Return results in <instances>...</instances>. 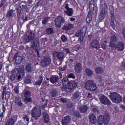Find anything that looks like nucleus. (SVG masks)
Listing matches in <instances>:
<instances>
[{
	"label": "nucleus",
	"mask_w": 125,
	"mask_h": 125,
	"mask_svg": "<svg viewBox=\"0 0 125 125\" xmlns=\"http://www.w3.org/2000/svg\"><path fill=\"white\" fill-rule=\"evenodd\" d=\"M23 119L24 120H25V121H26V122H29V117H28V116H27V115H25L23 117Z\"/></svg>",
	"instance_id": "680f3d73"
},
{
	"label": "nucleus",
	"mask_w": 125,
	"mask_h": 125,
	"mask_svg": "<svg viewBox=\"0 0 125 125\" xmlns=\"http://www.w3.org/2000/svg\"><path fill=\"white\" fill-rule=\"evenodd\" d=\"M85 73L88 77H90L93 75V72L90 68H86L85 70Z\"/></svg>",
	"instance_id": "7c9ffc66"
},
{
	"label": "nucleus",
	"mask_w": 125,
	"mask_h": 125,
	"mask_svg": "<svg viewBox=\"0 0 125 125\" xmlns=\"http://www.w3.org/2000/svg\"><path fill=\"white\" fill-rule=\"evenodd\" d=\"M49 93H50V96L51 97H56V96H57V89L53 88L51 89H50L49 90Z\"/></svg>",
	"instance_id": "4be33fe9"
},
{
	"label": "nucleus",
	"mask_w": 125,
	"mask_h": 125,
	"mask_svg": "<svg viewBox=\"0 0 125 125\" xmlns=\"http://www.w3.org/2000/svg\"><path fill=\"white\" fill-rule=\"evenodd\" d=\"M31 116L35 120H37L38 118H40L42 116V109L41 107L38 106H35L31 110Z\"/></svg>",
	"instance_id": "20e7f679"
},
{
	"label": "nucleus",
	"mask_w": 125,
	"mask_h": 125,
	"mask_svg": "<svg viewBox=\"0 0 125 125\" xmlns=\"http://www.w3.org/2000/svg\"><path fill=\"white\" fill-rule=\"evenodd\" d=\"M74 28V25L72 24H69L68 25H64L62 27V29L64 31H68L71 30V29Z\"/></svg>",
	"instance_id": "c756f323"
},
{
	"label": "nucleus",
	"mask_w": 125,
	"mask_h": 125,
	"mask_svg": "<svg viewBox=\"0 0 125 125\" xmlns=\"http://www.w3.org/2000/svg\"><path fill=\"white\" fill-rule=\"evenodd\" d=\"M11 93L9 91H6L5 94V99L7 102H8V100L10 99V95Z\"/></svg>",
	"instance_id": "c9c22d12"
},
{
	"label": "nucleus",
	"mask_w": 125,
	"mask_h": 125,
	"mask_svg": "<svg viewBox=\"0 0 125 125\" xmlns=\"http://www.w3.org/2000/svg\"><path fill=\"white\" fill-rule=\"evenodd\" d=\"M1 2V3L0 5V8L3 7V5H4V4H5L6 0H2Z\"/></svg>",
	"instance_id": "5fc2aeb1"
},
{
	"label": "nucleus",
	"mask_w": 125,
	"mask_h": 125,
	"mask_svg": "<svg viewBox=\"0 0 125 125\" xmlns=\"http://www.w3.org/2000/svg\"><path fill=\"white\" fill-rule=\"evenodd\" d=\"M101 10L100 11V14L98 16L100 20H103L106 17L108 10V6L106 4H104L103 6H101Z\"/></svg>",
	"instance_id": "39448f33"
},
{
	"label": "nucleus",
	"mask_w": 125,
	"mask_h": 125,
	"mask_svg": "<svg viewBox=\"0 0 125 125\" xmlns=\"http://www.w3.org/2000/svg\"><path fill=\"white\" fill-rule=\"evenodd\" d=\"M59 80V77L56 75H53L50 78V81L52 83H57Z\"/></svg>",
	"instance_id": "b1692460"
},
{
	"label": "nucleus",
	"mask_w": 125,
	"mask_h": 125,
	"mask_svg": "<svg viewBox=\"0 0 125 125\" xmlns=\"http://www.w3.org/2000/svg\"><path fill=\"white\" fill-rule=\"evenodd\" d=\"M83 37L80 36V38L78 39V41L80 42V43H82L83 42Z\"/></svg>",
	"instance_id": "4d7b16f0"
},
{
	"label": "nucleus",
	"mask_w": 125,
	"mask_h": 125,
	"mask_svg": "<svg viewBox=\"0 0 125 125\" xmlns=\"http://www.w3.org/2000/svg\"><path fill=\"white\" fill-rule=\"evenodd\" d=\"M81 96V94L79 91L75 92L74 93H73L72 96V98L73 99H78Z\"/></svg>",
	"instance_id": "e433bc0d"
},
{
	"label": "nucleus",
	"mask_w": 125,
	"mask_h": 125,
	"mask_svg": "<svg viewBox=\"0 0 125 125\" xmlns=\"http://www.w3.org/2000/svg\"><path fill=\"white\" fill-rule=\"evenodd\" d=\"M22 8L24 10H27V6L23 5L22 6Z\"/></svg>",
	"instance_id": "774afa93"
},
{
	"label": "nucleus",
	"mask_w": 125,
	"mask_h": 125,
	"mask_svg": "<svg viewBox=\"0 0 125 125\" xmlns=\"http://www.w3.org/2000/svg\"><path fill=\"white\" fill-rule=\"evenodd\" d=\"M62 84L66 89H73L78 86V80L69 81L67 77H65L62 80Z\"/></svg>",
	"instance_id": "f257e3e1"
},
{
	"label": "nucleus",
	"mask_w": 125,
	"mask_h": 125,
	"mask_svg": "<svg viewBox=\"0 0 125 125\" xmlns=\"http://www.w3.org/2000/svg\"><path fill=\"white\" fill-rule=\"evenodd\" d=\"M89 119L92 124H95L96 122H97V120L96 119V116H95V115L93 114H91L89 115Z\"/></svg>",
	"instance_id": "bb28decb"
},
{
	"label": "nucleus",
	"mask_w": 125,
	"mask_h": 125,
	"mask_svg": "<svg viewBox=\"0 0 125 125\" xmlns=\"http://www.w3.org/2000/svg\"><path fill=\"white\" fill-rule=\"evenodd\" d=\"M101 46L102 48L104 49V50H105L107 49V45L104 43H102Z\"/></svg>",
	"instance_id": "603ef678"
},
{
	"label": "nucleus",
	"mask_w": 125,
	"mask_h": 125,
	"mask_svg": "<svg viewBox=\"0 0 125 125\" xmlns=\"http://www.w3.org/2000/svg\"><path fill=\"white\" fill-rule=\"evenodd\" d=\"M90 47H91V48H95L98 50V49L100 48V44L97 40H93L90 43Z\"/></svg>",
	"instance_id": "f8f14e48"
},
{
	"label": "nucleus",
	"mask_w": 125,
	"mask_h": 125,
	"mask_svg": "<svg viewBox=\"0 0 125 125\" xmlns=\"http://www.w3.org/2000/svg\"><path fill=\"white\" fill-rule=\"evenodd\" d=\"M99 99L101 103L104 105H107V106H110V105H112V103H111V101H110L107 97L104 95L101 96Z\"/></svg>",
	"instance_id": "9d476101"
},
{
	"label": "nucleus",
	"mask_w": 125,
	"mask_h": 125,
	"mask_svg": "<svg viewBox=\"0 0 125 125\" xmlns=\"http://www.w3.org/2000/svg\"><path fill=\"white\" fill-rule=\"evenodd\" d=\"M92 111L93 112H94V113H99V111L98 110V109L96 108H94L92 109Z\"/></svg>",
	"instance_id": "bf43d9fd"
},
{
	"label": "nucleus",
	"mask_w": 125,
	"mask_h": 125,
	"mask_svg": "<svg viewBox=\"0 0 125 125\" xmlns=\"http://www.w3.org/2000/svg\"><path fill=\"white\" fill-rule=\"evenodd\" d=\"M45 33L47 35H51L54 33V30L51 27L47 28L45 30Z\"/></svg>",
	"instance_id": "2f4dec72"
},
{
	"label": "nucleus",
	"mask_w": 125,
	"mask_h": 125,
	"mask_svg": "<svg viewBox=\"0 0 125 125\" xmlns=\"http://www.w3.org/2000/svg\"><path fill=\"white\" fill-rule=\"evenodd\" d=\"M16 121H17V115L12 116L7 120L5 125H14Z\"/></svg>",
	"instance_id": "ddd939ff"
},
{
	"label": "nucleus",
	"mask_w": 125,
	"mask_h": 125,
	"mask_svg": "<svg viewBox=\"0 0 125 125\" xmlns=\"http://www.w3.org/2000/svg\"><path fill=\"white\" fill-rule=\"evenodd\" d=\"M74 70L76 73H81L82 70H83V67H82V64L80 63H76V65L74 67Z\"/></svg>",
	"instance_id": "5701e85b"
},
{
	"label": "nucleus",
	"mask_w": 125,
	"mask_h": 125,
	"mask_svg": "<svg viewBox=\"0 0 125 125\" xmlns=\"http://www.w3.org/2000/svg\"><path fill=\"white\" fill-rule=\"evenodd\" d=\"M14 91L16 94H18L19 93V88L17 86H15L14 88Z\"/></svg>",
	"instance_id": "49530a36"
},
{
	"label": "nucleus",
	"mask_w": 125,
	"mask_h": 125,
	"mask_svg": "<svg viewBox=\"0 0 125 125\" xmlns=\"http://www.w3.org/2000/svg\"><path fill=\"white\" fill-rule=\"evenodd\" d=\"M61 39L62 42H67V41H68V38L64 35H62V36L61 37Z\"/></svg>",
	"instance_id": "c03bdc74"
},
{
	"label": "nucleus",
	"mask_w": 125,
	"mask_h": 125,
	"mask_svg": "<svg viewBox=\"0 0 125 125\" xmlns=\"http://www.w3.org/2000/svg\"><path fill=\"white\" fill-rule=\"evenodd\" d=\"M92 85H91L92 89H89L88 90H90L91 91H95L96 89H97V86L96 84L93 83Z\"/></svg>",
	"instance_id": "79ce46f5"
},
{
	"label": "nucleus",
	"mask_w": 125,
	"mask_h": 125,
	"mask_svg": "<svg viewBox=\"0 0 125 125\" xmlns=\"http://www.w3.org/2000/svg\"><path fill=\"white\" fill-rule=\"evenodd\" d=\"M14 11L13 9L9 10L7 13V17L10 18L14 14Z\"/></svg>",
	"instance_id": "58836bf2"
},
{
	"label": "nucleus",
	"mask_w": 125,
	"mask_h": 125,
	"mask_svg": "<svg viewBox=\"0 0 125 125\" xmlns=\"http://www.w3.org/2000/svg\"><path fill=\"white\" fill-rule=\"evenodd\" d=\"M43 117L44 118V120L45 122L48 123L49 122V115L46 112H43L42 113Z\"/></svg>",
	"instance_id": "cd10ccee"
},
{
	"label": "nucleus",
	"mask_w": 125,
	"mask_h": 125,
	"mask_svg": "<svg viewBox=\"0 0 125 125\" xmlns=\"http://www.w3.org/2000/svg\"><path fill=\"white\" fill-rule=\"evenodd\" d=\"M73 105L72 103H69L67 105V109H71V108H73Z\"/></svg>",
	"instance_id": "8fccbe9b"
},
{
	"label": "nucleus",
	"mask_w": 125,
	"mask_h": 125,
	"mask_svg": "<svg viewBox=\"0 0 125 125\" xmlns=\"http://www.w3.org/2000/svg\"><path fill=\"white\" fill-rule=\"evenodd\" d=\"M110 122V114L108 112L105 111L104 113V115H99L98 117V125H107Z\"/></svg>",
	"instance_id": "f03ea898"
},
{
	"label": "nucleus",
	"mask_w": 125,
	"mask_h": 125,
	"mask_svg": "<svg viewBox=\"0 0 125 125\" xmlns=\"http://www.w3.org/2000/svg\"><path fill=\"white\" fill-rule=\"evenodd\" d=\"M68 79H76V76L73 73H71L68 76Z\"/></svg>",
	"instance_id": "09e8293b"
},
{
	"label": "nucleus",
	"mask_w": 125,
	"mask_h": 125,
	"mask_svg": "<svg viewBox=\"0 0 125 125\" xmlns=\"http://www.w3.org/2000/svg\"><path fill=\"white\" fill-rule=\"evenodd\" d=\"M24 97H25L26 101L31 102L32 101V98H30L31 96V92L30 91H25L24 93Z\"/></svg>",
	"instance_id": "aec40b11"
},
{
	"label": "nucleus",
	"mask_w": 125,
	"mask_h": 125,
	"mask_svg": "<svg viewBox=\"0 0 125 125\" xmlns=\"http://www.w3.org/2000/svg\"><path fill=\"white\" fill-rule=\"evenodd\" d=\"M79 110L80 113H84L87 112V110H88V107L86 105H83L79 107Z\"/></svg>",
	"instance_id": "393cba45"
},
{
	"label": "nucleus",
	"mask_w": 125,
	"mask_h": 125,
	"mask_svg": "<svg viewBox=\"0 0 125 125\" xmlns=\"http://www.w3.org/2000/svg\"><path fill=\"white\" fill-rule=\"evenodd\" d=\"M74 115L75 116H76V117H80V113L78 111L74 112Z\"/></svg>",
	"instance_id": "052dcab7"
},
{
	"label": "nucleus",
	"mask_w": 125,
	"mask_h": 125,
	"mask_svg": "<svg viewBox=\"0 0 125 125\" xmlns=\"http://www.w3.org/2000/svg\"><path fill=\"white\" fill-rule=\"evenodd\" d=\"M63 6H64V8L66 9V10H64L65 14L68 15V16H73V14L74 13L73 8H69V4H66V3L63 5Z\"/></svg>",
	"instance_id": "9b49d317"
},
{
	"label": "nucleus",
	"mask_w": 125,
	"mask_h": 125,
	"mask_svg": "<svg viewBox=\"0 0 125 125\" xmlns=\"http://www.w3.org/2000/svg\"><path fill=\"white\" fill-rule=\"evenodd\" d=\"M75 36L76 37H81V32L80 31H78L76 34H75Z\"/></svg>",
	"instance_id": "69168bd1"
},
{
	"label": "nucleus",
	"mask_w": 125,
	"mask_h": 125,
	"mask_svg": "<svg viewBox=\"0 0 125 125\" xmlns=\"http://www.w3.org/2000/svg\"><path fill=\"white\" fill-rule=\"evenodd\" d=\"M22 60L23 57H21V56H17L15 57V63L17 64H20L22 62Z\"/></svg>",
	"instance_id": "a878e982"
},
{
	"label": "nucleus",
	"mask_w": 125,
	"mask_h": 125,
	"mask_svg": "<svg viewBox=\"0 0 125 125\" xmlns=\"http://www.w3.org/2000/svg\"><path fill=\"white\" fill-rule=\"evenodd\" d=\"M15 78H16V76H15V75H14L13 74H11L9 77V79L12 82H13V81H15Z\"/></svg>",
	"instance_id": "de8ad7c7"
},
{
	"label": "nucleus",
	"mask_w": 125,
	"mask_h": 125,
	"mask_svg": "<svg viewBox=\"0 0 125 125\" xmlns=\"http://www.w3.org/2000/svg\"><path fill=\"white\" fill-rule=\"evenodd\" d=\"M124 43L122 42H119L116 45H114V47L119 51H123V50H124Z\"/></svg>",
	"instance_id": "dca6fc26"
},
{
	"label": "nucleus",
	"mask_w": 125,
	"mask_h": 125,
	"mask_svg": "<svg viewBox=\"0 0 125 125\" xmlns=\"http://www.w3.org/2000/svg\"><path fill=\"white\" fill-rule=\"evenodd\" d=\"M60 101H61V102H63V103H65V102H66V99L65 98H61L60 99Z\"/></svg>",
	"instance_id": "e2e57ef3"
},
{
	"label": "nucleus",
	"mask_w": 125,
	"mask_h": 125,
	"mask_svg": "<svg viewBox=\"0 0 125 125\" xmlns=\"http://www.w3.org/2000/svg\"><path fill=\"white\" fill-rule=\"evenodd\" d=\"M43 81V78H42V76H39V80L35 82V84L36 85H40L41 84H42V83Z\"/></svg>",
	"instance_id": "473e14b6"
},
{
	"label": "nucleus",
	"mask_w": 125,
	"mask_h": 125,
	"mask_svg": "<svg viewBox=\"0 0 125 125\" xmlns=\"http://www.w3.org/2000/svg\"><path fill=\"white\" fill-rule=\"evenodd\" d=\"M22 19L23 20V22H25L28 21V16H26L25 19H24V17H22Z\"/></svg>",
	"instance_id": "0e129e2a"
},
{
	"label": "nucleus",
	"mask_w": 125,
	"mask_h": 125,
	"mask_svg": "<svg viewBox=\"0 0 125 125\" xmlns=\"http://www.w3.org/2000/svg\"><path fill=\"white\" fill-rule=\"evenodd\" d=\"M32 81H31V79L26 78L24 80V83L26 84L31 83Z\"/></svg>",
	"instance_id": "3c124183"
},
{
	"label": "nucleus",
	"mask_w": 125,
	"mask_h": 125,
	"mask_svg": "<svg viewBox=\"0 0 125 125\" xmlns=\"http://www.w3.org/2000/svg\"><path fill=\"white\" fill-rule=\"evenodd\" d=\"M71 121V117L69 116H66L62 120V124L63 125H69Z\"/></svg>",
	"instance_id": "a211bd4d"
},
{
	"label": "nucleus",
	"mask_w": 125,
	"mask_h": 125,
	"mask_svg": "<svg viewBox=\"0 0 125 125\" xmlns=\"http://www.w3.org/2000/svg\"><path fill=\"white\" fill-rule=\"evenodd\" d=\"M93 83V81L88 80L85 82V88L88 90L89 89H92L91 85Z\"/></svg>",
	"instance_id": "6ab92c4d"
},
{
	"label": "nucleus",
	"mask_w": 125,
	"mask_h": 125,
	"mask_svg": "<svg viewBox=\"0 0 125 125\" xmlns=\"http://www.w3.org/2000/svg\"><path fill=\"white\" fill-rule=\"evenodd\" d=\"M53 56L55 57H57L59 60H61V61H63L64 60V58H65V56L64 55V54L62 52H54Z\"/></svg>",
	"instance_id": "2eb2a0df"
},
{
	"label": "nucleus",
	"mask_w": 125,
	"mask_h": 125,
	"mask_svg": "<svg viewBox=\"0 0 125 125\" xmlns=\"http://www.w3.org/2000/svg\"><path fill=\"white\" fill-rule=\"evenodd\" d=\"M54 22L56 27L60 28L61 26H63L66 23V21L63 17L58 16L55 19Z\"/></svg>",
	"instance_id": "423d86ee"
},
{
	"label": "nucleus",
	"mask_w": 125,
	"mask_h": 125,
	"mask_svg": "<svg viewBox=\"0 0 125 125\" xmlns=\"http://www.w3.org/2000/svg\"><path fill=\"white\" fill-rule=\"evenodd\" d=\"M19 70L17 68H14L12 71H11V74L12 75H14V76H15L16 77H17V75H19Z\"/></svg>",
	"instance_id": "f704fd0d"
},
{
	"label": "nucleus",
	"mask_w": 125,
	"mask_h": 125,
	"mask_svg": "<svg viewBox=\"0 0 125 125\" xmlns=\"http://www.w3.org/2000/svg\"><path fill=\"white\" fill-rule=\"evenodd\" d=\"M92 19H91V17H90L89 16H87V18H86V22L87 23H88V24H89V23H90V22H91V20Z\"/></svg>",
	"instance_id": "864d4df0"
},
{
	"label": "nucleus",
	"mask_w": 125,
	"mask_h": 125,
	"mask_svg": "<svg viewBox=\"0 0 125 125\" xmlns=\"http://www.w3.org/2000/svg\"><path fill=\"white\" fill-rule=\"evenodd\" d=\"M49 19H50V18L49 17L44 18V20L42 21V24H43V25H46L48 21H49Z\"/></svg>",
	"instance_id": "a19ab883"
},
{
	"label": "nucleus",
	"mask_w": 125,
	"mask_h": 125,
	"mask_svg": "<svg viewBox=\"0 0 125 125\" xmlns=\"http://www.w3.org/2000/svg\"><path fill=\"white\" fill-rule=\"evenodd\" d=\"M32 66H31V64H28L27 65H26V68H25V70L26 71H27V72H29V73L32 72Z\"/></svg>",
	"instance_id": "37998d69"
},
{
	"label": "nucleus",
	"mask_w": 125,
	"mask_h": 125,
	"mask_svg": "<svg viewBox=\"0 0 125 125\" xmlns=\"http://www.w3.org/2000/svg\"><path fill=\"white\" fill-rule=\"evenodd\" d=\"M40 44V40L39 38H35V39L31 42L30 47L32 48L36 52V55L40 58V52H39V45Z\"/></svg>",
	"instance_id": "7ed1b4c3"
},
{
	"label": "nucleus",
	"mask_w": 125,
	"mask_h": 125,
	"mask_svg": "<svg viewBox=\"0 0 125 125\" xmlns=\"http://www.w3.org/2000/svg\"><path fill=\"white\" fill-rule=\"evenodd\" d=\"M15 103L19 107H22L23 105V103L21 101V99L18 96L15 97Z\"/></svg>",
	"instance_id": "f3484780"
},
{
	"label": "nucleus",
	"mask_w": 125,
	"mask_h": 125,
	"mask_svg": "<svg viewBox=\"0 0 125 125\" xmlns=\"http://www.w3.org/2000/svg\"><path fill=\"white\" fill-rule=\"evenodd\" d=\"M119 41V38L116 36L113 35L110 38V42L109 44V47L114 48L115 47V43Z\"/></svg>",
	"instance_id": "4468645a"
},
{
	"label": "nucleus",
	"mask_w": 125,
	"mask_h": 125,
	"mask_svg": "<svg viewBox=\"0 0 125 125\" xmlns=\"http://www.w3.org/2000/svg\"><path fill=\"white\" fill-rule=\"evenodd\" d=\"M42 1L39 0L36 4V6H41L42 5Z\"/></svg>",
	"instance_id": "13d9d810"
},
{
	"label": "nucleus",
	"mask_w": 125,
	"mask_h": 125,
	"mask_svg": "<svg viewBox=\"0 0 125 125\" xmlns=\"http://www.w3.org/2000/svg\"><path fill=\"white\" fill-rule=\"evenodd\" d=\"M51 63V60L48 57H44L41 62V66L43 68H46L50 65Z\"/></svg>",
	"instance_id": "6e6552de"
},
{
	"label": "nucleus",
	"mask_w": 125,
	"mask_h": 125,
	"mask_svg": "<svg viewBox=\"0 0 125 125\" xmlns=\"http://www.w3.org/2000/svg\"><path fill=\"white\" fill-rule=\"evenodd\" d=\"M111 18V26L112 27V28H115V23L114 22L115 21V15L114 14L111 13L110 16Z\"/></svg>",
	"instance_id": "c85d7f7f"
},
{
	"label": "nucleus",
	"mask_w": 125,
	"mask_h": 125,
	"mask_svg": "<svg viewBox=\"0 0 125 125\" xmlns=\"http://www.w3.org/2000/svg\"><path fill=\"white\" fill-rule=\"evenodd\" d=\"M64 51H66V52L68 53H70V50L68 48L64 49Z\"/></svg>",
	"instance_id": "338daca9"
},
{
	"label": "nucleus",
	"mask_w": 125,
	"mask_h": 125,
	"mask_svg": "<svg viewBox=\"0 0 125 125\" xmlns=\"http://www.w3.org/2000/svg\"><path fill=\"white\" fill-rule=\"evenodd\" d=\"M35 39V33L33 32V31H30L29 33V34L26 35L24 39V42H25L26 43H28L30 42H31V41H34L36 39Z\"/></svg>",
	"instance_id": "1a4fd4ad"
},
{
	"label": "nucleus",
	"mask_w": 125,
	"mask_h": 125,
	"mask_svg": "<svg viewBox=\"0 0 125 125\" xmlns=\"http://www.w3.org/2000/svg\"><path fill=\"white\" fill-rule=\"evenodd\" d=\"M80 32V37H85V33H86V29L85 28H83Z\"/></svg>",
	"instance_id": "4c0bfd02"
},
{
	"label": "nucleus",
	"mask_w": 125,
	"mask_h": 125,
	"mask_svg": "<svg viewBox=\"0 0 125 125\" xmlns=\"http://www.w3.org/2000/svg\"><path fill=\"white\" fill-rule=\"evenodd\" d=\"M95 72L96 74H102V73H103V72H104V70H103V68L98 67L95 68Z\"/></svg>",
	"instance_id": "ea45409f"
},
{
	"label": "nucleus",
	"mask_w": 125,
	"mask_h": 125,
	"mask_svg": "<svg viewBox=\"0 0 125 125\" xmlns=\"http://www.w3.org/2000/svg\"><path fill=\"white\" fill-rule=\"evenodd\" d=\"M6 91V87H3V91L2 92V99L3 100L4 99V94H5V92Z\"/></svg>",
	"instance_id": "a18cd8bd"
},
{
	"label": "nucleus",
	"mask_w": 125,
	"mask_h": 125,
	"mask_svg": "<svg viewBox=\"0 0 125 125\" xmlns=\"http://www.w3.org/2000/svg\"><path fill=\"white\" fill-rule=\"evenodd\" d=\"M17 80L18 81H21L23 79V77L25 76V69L22 68L20 70L19 74H18Z\"/></svg>",
	"instance_id": "412c9836"
},
{
	"label": "nucleus",
	"mask_w": 125,
	"mask_h": 125,
	"mask_svg": "<svg viewBox=\"0 0 125 125\" xmlns=\"http://www.w3.org/2000/svg\"><path fill=\"white\" fill-rule=\"evenodd\" d=\"M90 12L92 14H95L96 13V10L94 9V5H89Z\"/></svg>",
	"instance_id": "72a5a7b5"
},
{
	"label": "nucleus",
	"mask_w": 125,
	"mask_h": 125,
	"mask_svg": "<svg viewBox=\"0 0 125 125\" xmlns=\"http://www.w3.org/2000/svg\"><path fill=\"white\" fill-rule=\"evenodd\" d=\"M6 107H7V105H4V104H2V111L3 113H5V111H6Z\"/></svg>",
	"instance_id": "6e6d98bb"
},
{
	"label": "nucleus",
	"mask_w": 125,
	"mask_h": 125,
	"mask_svg": "<svg viewBox=\"0 0 125 125\" xmlns=\"http://www.w3.org/2000/svg\"><path fill=\"white\" fill-rule=\"evenodd\" d=\"M110 98L114 103H120V102H122V97L116 92L111 93L110 95Z\"/></svg>",
	"instance_id": "0eeeda50"
}]
</instances>
